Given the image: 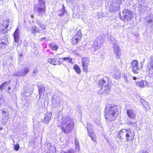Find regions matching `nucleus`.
<instances>
[{"label":"nucleus","mask_w":153,"mask_h":153,"mask_svg":"<svg viewBox=\"0 0 153 153\" xmlns=\"http://www.w3.org/2000/svg\"><path fill=\"white\" fill-rule=\"evenodd\" d=\"M102 40L99 37L97 38L93 44V48L95 51L98 49L102 44Z\"/></svg>","instance_id":"nucleus-14"},{"label":"nucleus","mask_w":153,"mask_h":153,"mask_svg":"<svg viewBox=\"0 0 153 153\" xmlns=\"http://www.w3.org/2000/svg\"><path fill=\"white\" fill-rule=\"evenodd\" d=\"M2 115L3 116V120L5 118H6L7 119H8L9 118V116L8 114V113H6L5 111L4 110H2Z\"/></svg>","instance_id":"nucleus-29"},{"label":"nucleus","mask_w":153,"mask_h":153,"mask_svg":"<svg viewBox=\"0 0 153 153\" xmlns=\"http://www.w3.org/2000/svg\"><path fill=\"white\" fill-rule=\"evenodd\" d=\"M89 59L87 58H82V65L84 71H87L88 68V65L89 63Z\"/></svg>","instance_id":"nucleus-16"},{"label":"nucleus","mask_w":153,"mask_h":153,"mask_svg":"<svg viewBox=\"0 0 153 153\" xmlns=\"http://www.w3.org/2000/svg\"><path fill=\"white\" fill-rule=\"evenodd\" d=\"M142 66H142V65H141V68L142 67Z\"/></svg>","instance_id":"nucleus-52"},{"label":"nucleus","mask_w":153,"mask_h":153,"mask_svg":"<svg viewBox=\"0 0 153 153\" xmlns=\"http://www.w3.org/2000/svg\"><path fill=\"white\" fill-rule=\"evenodd\" d=\"M38 87L39 89V93L40 96L45 91V86L42 84H39L38 85Z\"/></svg>","instance_id":"nucleus-24"},{"label":"nucleus","mask_w":153,"mask_h":153,"mask_svg":"<svg viewBox=\"0 0 153 153\" xmlns=\"http://www.w3.org/2000/svg\"><path fill=\"white\" fill-rule=\"evenodd\" d=\"M139 153H148V152L146 151L142 150L140 151Z\"/></svg>","instance_id":"nucleus-45"},{"label":"nucleus","mask_w":153,"mask_h":153,"mask_svg":"<svg viewBox=\"0 0 153 153\" xmlns=\"http://www.w3.org/2000/svg\"><path fill=\"white\" fill-rule=\"evenodd\" d=\"M131 131L130 129L127 130L126 129H122L118 131L117 136V137L120 140H123V138L126 137L127 142L129 140V137L132 136Z\"/></svg>","instance_id":"nucleus-4"},{"label":"nucleus","mask_w":153,"mask_h":153,"mask_svg":"<svg viewBox=\"0 0 153 153\" xmlns=\"http://www.w3.org/2000/svg\"><path fill=\"white\" fill-rule=\"evenodd\" d=\"M45 38L44 37H43V38H42V40H45Z\"/></svg>","instance_id":"nucleus-48"},{"label":"nucleus","mask_w":153,"mask_h":153,"mask_svg":"<svg viewBox=\"0 0 153 153\" xmlns=\"http://www.w3.org/2000/svg\"><path fill=\"white\" fill-rule=\"evenodd\" d=\"M127 114L130 118L134 119L136 116V114L134 110L131 109L127 110Z\"/></svg>","instance_id":"nucleus-19"},{"label":"nucleus","mask_w":153,"mask_h":153,"mask_svg":"<svg viewBox=\"0 0 153 153\" xmlns=\"http://www.w3.org/2000/svg\"><path fill=\"white\" fill-rule=\"evenodd\" d=\"M2 128H2L1 127H0V130L2 129Z\"/></svg>","instance_id":"nucleus-49"},{"label":"nucleus","mask_w":153,"mask_h":153,"mask_svg":"<svg viewBox=\"0 0 153 153\" xmlns=\"http://www.w3.org/2000/svg\"><path fill=\"white\" fill-rule=\"evenodd\" d=\"M119 18H120V19H121V20H123V19H125L124 18V17H123L121 16H120Z\"/></svg>","instance_id":"nucleus-46"},{"label":"nucleus","mask_w":153,"mask_h":153,"mask_svg":"<svg viewBox=\"0 0 153 153\" xmlns=\"http://www.w3.org/2000/svg\"><path fill=\"white\" fill-rule=\"evenodd\" d=\"M105 118L108 121H111L116 119L118 114V111L116 106L108 105L105 109Z\"/></svg>","instance_id":"nucleus-1"},{"label":"nucleus","mask_w":153,"mask_h":153,"mask_svg":"<svg viewBox=\"0 0 153 153\" xmlns=\"http://www.w3.org/2000/svg\"><path fill=\"white\" fill-rule=\"evenodd\" d=\"M30 30L31 33L33 34H35L39 32V30L38 28L36 26H32L30 28Z\"/></svg>","instance_id":"nucleus-26"},{"label":"nucleus","mask_w":153,"mask_h":153,"mask_svg":"<svg viewBox=\"0 0 153 153\" xmlns=\"http://www.w3.org/2000/svg\"><path fill=\"white\" fill-rule=\"evenodd\" d=\"M111 43L113 45V48L114 53L116 55V57L117 58H119L121 54L120 49L114 38H113L111 39Z\"/></svg>","instance_id":"nucleus-5"},{"label":"nucleus","mask_w":153,"mask_h":153,"mask_svg":"<svg viewBox=\"0 0 153 153\" xmlns=\"http://www.w3.org/2000/svg\"><path fill=\"white\" fill-rule=\"evenodd\" d=\"M144 81H141L140 82H139L137 83V85L141 88L144 87Z\"/></svg>","instance_id":"nucleus-35"},{"label":"nucleus","mask_w":153,"mask_h":153,"mask_svg":"<svg viewBox=\"0 0 153 153\" xmlns=\"http://www.w3.org/2000/svg\"><path fill=\"white\" fill-rule=\"evenodd\" d=\"M53 107L55 108L58 107L60 105H62L63 104V100L59 97L54 96L52 99Z\"/></svg>","instance_id":"nucleus-7"},{"label":"nucleus","mask_w":153,"mask_h":153,"mask_svg":"<svg viewBox=\"0 0 153 153\" xmlns=\"http://www.w3.org/2000/svg\"><path fill=\"white\" fill-rule=\"evenodd\" d=\"M40 0V1H42V2H43V0Z\"/></svg>","instance_id":"nucleus-51"},{"label":"nucleus","mask_w":153,"mask_h":153,"mask_svg":"<svg viewBox=\"0 0 153 153\" xmlns=\"http://www.w3.org/2000/svg\"><path fill=\"white\" fill-rule=\"evenodd\" d=\"M37 23L40 27L43 30H45V25L41 23L39 21H38Z\"/></svg>","instance_id":"nucleus-34"},{"label":"nucleus","mask_w":153,"mask_h":153,"mask_svg":"<svg viewBox=\"0 0 153 153\" xmlns=\"http://www.w3.org/2000/svg\"><path fill=\"white\" fill-rule=\"evenodd\" d=\"M120 5L119 4L112 2L109 7L110 11L114 12H117L120 9Z\"/></svg>","instance_id":"nucleus-12"},{"label":"nucleus","mask_w":153,"mask_h":153,"mask_svg":"<svg viewBox=\"0 0 153 153\" xmlns=\"http://www.w3.org/2000/svg\"><path fill=\"white\" fill-rule=\"evenodd\" d=\"M20 37L19 30L17 28L14 33V37L15 41L18 42L19 41V38Z\"/></svg>","instance_id":"nucleus-21"},{"label":"nucleus","mask_w":153,"mask_h":153,"mask_svg":"<svg viewBox=\"0 0 153 153\" xmlns=\"http://www.w3.org/2000/svg\"><path fill=\"white\" fill-rule=\"evenodd\" d=\"M74 126V122L70 117H63L62 118L60 126L62 131L65 133H68L72 130Z\"/></svg>","instance_id":"nucleus-2"},{"label":"nucleus","mask_w":153,"mask_h":153,"mask_svg":"<svg viewBox=\"0 0 153 153\" xmlns=\"http://www.w3.org/2000/svg\"><path fill=\"white\" fill-rule=\"evenodd\" d=\"M88 134L93 142H96V137L95 133L93 131V127L89 123H87V127Z\"/></svg>","instance_id":"nucleus-6"},{"label":"nucleus","mask_w":153,"mask_h":153,"mask_svg":"<svg viewBox=\"0 0 153 153\" xmlns=\"http://www.w3.org/2000/svg\"><path fill=\"white\" fill-rule=\"evenodd\" d=\"M47 145L50 147L47 153H56V148L54 145H52L51 143L48 144Z\"/></svg>","instance_id":"nucleus-22"},{"label":"nucleus","mask_w":153,"mask_h":153,"mask_svg":"<svg viewBox=\"0 0 153 153\" xmlns=\"http://www.w3.org/2000/svg\"><path fill=\"white\" fill-rule=\"evenodd\" d=\"M34 9L35 10H37V13L39 16H42L45 13V8L44 7L41 8L39 7H34Z\"/></svg>","instance_id":"nucleus-20"},{"label":"nucleus","mask_w":153,"mask_h":153,"mask_svg":"<svg viewBox=\"0 0 153 153\" xmlns=\"http://www.w3.org/2000/svg\"><path fill=\"white\" fill-rule=\"evenodd\" d=\"M33 73H34V74H35V71H33Z\"/></svg>","instance_id":"nucleus-50"},{"label":"nucleus","mask_w":153,"mask_h":153,"mask_svg":"<svg viewBox=\"0 0 153 153\" xmlns=\"http://www.w3.org/2000/svg\"><path fill=\"white\" fill-rule=\"evenodd\" d=\"M75 145H79V142L77 137L75 138Z\"/></svg>","instance_id":"nucleus-40"},{"label":"nucleus","mask_w":153,"mask_h":153,"mask_svg":"<svg viewBox=\"0 0 153 153\" xmlns=\"http://www.w3.org/2000/svg\"><path fill=\"white\" fill-rule=\"evenodd\" d=\"M29 71V68L26 66L24 68V69H22L18 72L15 73L14 75L17 76H23L26 75Z\"/></svg>","instance_id":"nucleus-15"},{"label":"nucleus","mask_w":153,"mask_h":153,"mask_svg":"<svg viewBox=\"0 0 153 153\" xmlns=\"http://www.w3.org/2000/svg\"><path fill=\"white\" fill-rule=\"evenodd\" d=\"M74 151L73 150H71L65 152L64 151H61L60 153H74Z\"/></svg>","instance_id":"nucleus-39"},{"label":"nucleus","mask_w":153,"mask_h":153,"mask_svg":"<svg viewBox=\"0 0 153 153\" xmlns=\"http://www.w3.org/2000/svg\"><path fill=\"white\" fill-rule=\"evenodd\" d=\"M74 68L76 73L78 74H79L81 73V71L80 68L76 65H75L74 66Z\"/></svg>","instance_id":"nucleus-31"},{"label":"nucleus","mask_w":153,"mask_h":153,"mask_svg":"<svg viewBox=\"0 0 153 153\" xmlns=\"http://www.w3.org/2000/svg\"><path fill=\"white\" fill-rule=\"evenodd\" d=\"M58 15L61 17L65 16V17H67L68 16L67 12L65 10V7L63 4L62 5L61 9L58 11Z\"/></svg>","instance_id":"nucleus-18"},{"label":"nucleus","mask_w":153,"mask_h":153,"mask_svg":"<svg viewBox=\"0 0 153 153\" xmlns=\"http://www.w3.org/2000/svg\"><path fill=\"white\" fill-rule=\"evenodd\" d=\"M9 20L3 21L2 23H0V29L1 30V32L3 33H5L7 32V30L6 29L9 26Z\"/></svg>","instance_id":"nucleus-13"},{"label":"nucleus","mask_w":153,"mask_h":153,"mask_svg":"<svg viewBox=\"0 0 153 153\" xmlns=\"http://www.w3.org/2000/svg\"><path fill=\"white\" fill-rule=\"evenodd\" d=\"M123 16L127 20H130L133 17V13L130 10L125 9L123 11Z\"/></svg>","instance_id":"nucleus-8"},{"label":"nucleus","mask_w":153,"mask_h":153,"mask_svg":"<svg viewBox=\"0 0 153 153\" xmlns=\"http://www.w3.org/2000/svg\"><path fill=\"white\" fill-rule=\"evenodd\" d=\"M13 142L14 143L15 142V141L13 140Z\"/></svg>","instance_id":"nucleus-53"},{"label":"nucleus","mask_w":153,"mask_h":153,"mask_svg":"<svg viewBox=\"0 0 153 153\" xmlns=\"http://www.w3.org/2000/svg\"><path fill=\"white\" fill-rule=\"evenodd\" d=\"M11 88L10 87H8V90H10L11 89Z\"/></svg>","instance_id":"nucleus-47"},{"label":"nucleus","mask_w":153,"mask_h":153,"mask_svg":"<svg viewBox=\"0 0 153 153\" xmlns=\"http://www.w3.org/2000/svg\"><path fill=\"white\" fill-rule=\"evenodd\" d=\"M147 70L150 71L149 76H153V73L152 71L151 73H150V72L153 70V56H151L149 59Z\"/></svg>","instance_id":"nucleus-11"},{"label":"nucleus","mask_w":153,"mask_h":153,"mask_svg":"<svg viewBox=\"0 0 153 153\" xmlns=\"http://www.w3.org/2000/svg\"><path fill=\"white\" fill-rule=\"evenodd\" d=\"M60 59L62 60L66 61L67 62L70 63H71L72 61V59L69 57H63L62 58H60Z\"/></svg>","instance_id":"nucleus-33"},{"label":"nucleus","mask_w":153,"mask_h":153,"mask_svg":"<svg viewBox=\"0 0 153 153\" xmlns=\"http://www.w3.org/2000/svg\"><path fill=\"white\" fill-rule=\"evenodd\" d=\"M131 67L132 68V71L134 73L137 74L139 73L140 71V68L137 60H134L132 61Z\"/></svg>","instance_id":"nucleus-10"},{"label":"nucleus","mask_w":153,"mask_h":153,"mask_svg":"<svg viewBox=\"0 0 153 153\" xmlns=\"http://www.w3.org/2000/svg\"><path fill=\"white\" fill-rule=\"evenodd\" d=\"M95 121L96 123L97 124V125L100 126V121L99 120H95Z\"/></svg>","instance_id":"nucleus-43"},{"label":"nucleus","mask_w":153,"mask_h":153,"mask_svg":"<svg viewBox=\"0 0 153 153\" xmlns=\"http://www.w3.org/2000/svg\"><path fill=\"white\" fill-rule=\"evenodd\" d=\"M76 150L78 149V151L79 152L80 149L79 148V145L77 146V145H76Z\"/></svg>","instance_id":"nucleus-44"},{"label":"nucleus","mask_w":153,"mask_h":153,"mask_svg":"<svg viewBox=\"0 0 153 153\" xmlns=\"http://www.w3.org/2000/svg\"><path fill=\"white\" fill-rule=\"evenodd\" d=\"M129 75H128V76L127 75H124V78L126 80V82H128V78H129Z\"/></svg>","instance_id":"nucleus-41"},{"label":"nucleus","mask_w":153,"mask_h":153,"mask_svg":"<svg viewBox=\"0 0 153 153\" xmlns=\"http://www.w3.org/2000/svg\"><path fill=\"white\" fill-rule=\"evenodd\" d=\"M48 47L52 50L56 51L59 48V46L55 43H50L48 45Z\"/></svg>","instance_id":"nucleus-25"},{"label":"nucleus","mask_w":153,"mask_h":153,"mask_svg":"<svg viewBox=\"0 0 153 153\" xmlns=\"http://www.w3.org/2000/svg\"><path fill=\"white\" fill-rule=\"evenodd\" d=\"M108 80V78L106 77L105 79L99 80L98 81L99 86L105 93L107 92L111 88V83Z\"/></svg>","instance_id":"nucleus-3"},{"label":"nucleus","mask_w":153,"mask_h":153,"mask_svg":"<svg viewBox=\"0 0 153 153\" xmlns=\"http://www.w3.org/2000/svg\"><path fill=\"white\" fill-rule=\"evenodd\" d=\"M5 38H0V48L4 49L7 45V44L5 43Z\"/></svg>","instance_id":"nucleus-23"},{"label":"nucleus","mask_w":153,"mask_h":153,"mask_svg":"<svg viewBox=\"0 0 153 153\" xmlns=\"http://www.w3.org/2000/svg\"><path fill=\"white\" fill-rule=\"evenodd\" d=\"M51 114H50L49 113L48 115H46L45 116L43 120L45 123L47 124L49 122V121L51 120Z\"/></svg>","instance_id":"nucleus-28"},{"label":"nucleus","mask_w":153,"mask_h":153,"mask_svg":"<svg viewBox=\"0 0 153 153\" xmlns=\"http://www.w3.org/2000/svg\"><path fill=\"white\" fill-rule=\"evenodd\" d=\"M82 34L81 31L79 30L77 33L72 38L71 42L73 45L78 43L80 40Z\"/></svg>","instance_id":"nucleus-9"},{"label":"nucleus","mask_w":153,"mask_h":153,"mask_svg":"<svg viewBox=\"0 0 153 153\" xmlns=\"http://www.w3.org/2000/svg\"><path fill=\"white\" fill-rule=\"evenodd\" d=\"M141 102L143 106L146 110L150 109L149 105L148 104V102L143 99L141 100Z\"/></svg>","instance_id":"nucleus-27"},{"label":"nucleus","mask_w":153,"mask_h":153,"mask_svg":"<svg viewBox=\"0 0 153 153\" xmlns=\"http://www.w3.org/2000/svg\"><path fill=\"white\" fill-rule=\"evenodd\" d=\"M13 145H14V149L16 151H18L19 149L20 146L19 144H17L16 145H14L13 144Z\"/></svg>","instance_id":"nucleus-37"},{"label":"nucleus","mask_w":153,"mask_h":153,"mask_svg":"<svg viewBox=\"0 0 153 153\" xmlns=\"http://www.w3.org/2000/svg\"><path fill=\"white\" fill-rule=\"evenodd\" d=\"M136 122H132L131 121H130L128 122V124L130 125L131 126H132L134 127H137V125L136 124Z\"/></svg>","instance_id":"nucleus-36"},{"label":"nucleus","mask_w":153,"mask_h":153,"mask_svg":"<svg viewBox=\"0 0 153 153\" xmlns=\"http://www.w3.org/2000/svg\"><path fill=\"white\" fill-rule=\"evenodd\" d=\"M153 22V20L152 19H150L147 21V22L149 24H151Z\"/></svg>","instance_id":"nucleus-42"},{"label":"nucleus","mask_w":153,"mask_h":153,"mask_svg":"<svg viewBox=\"0 0 153 153\" xmlns=\"http://www.w3.org/2000/svg\"><path fill=\"white\" fill-rule=\"evenodd\" d=\"M60 58H54L53 59L49 58L48 59V61L49 63H51L53 65H60L62 63L60 61Z\"/></svg>","instance_id":"nucleus-17"},{"label":"nucleus","mask_w":153,"mask_h":153,"mask_svg":"<svg viewBox=\"0 0 153 153\" xmlns=\"http://www.w3.org/2000/svg\"><path fill=\"white\" fill-rule=\"evenodd\" d=\"M10 82H4L0 85V90L2 91L3 89H5V87L6 86H7Z\"/></svg>","instance_id":"nucleus-32"},{"label":"nucleus","mask_w":153,"mask_h":153,"mask_svg":"<svg viewBox=\"0 0 153 153\" xmlns=\"http://www.w3.org/2000/svg\"><path fill=\"white\" fill-rule=\"evenodd\" d=\"M114 77L116 79H119L121 76L120 72L119 71H115L114 73Z\"/></svg>","instance_id":"nucleus-30"},{"label":"nucleus","mask_w":153,"mask_h":153,"mask_svg":"<svg viewBox=\"0 0 153 153\" xmlns=\"http://www.w3.org/2000/svg\"><path fill=\"white\" fill-rule=\"evenodd\" d=\"M112 2L114 3H117L121 4L122 2V0H112Z\"/></svg>","instance_id":"nucleus-38"}]
</instances>
